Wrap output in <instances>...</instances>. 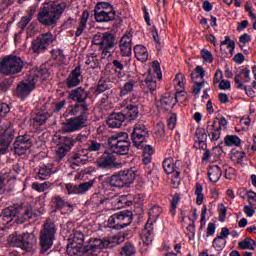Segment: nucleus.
Returning a JSON list of instances; mask_svg holds the SVG:
<instances>
[{"mask_svg":"<svg viewBox=\"0 0 256 256\" xmlns=\"http://www.w3.org/2000/svg\"><path fill=\"white\" fill-rule=\"evenodd\" d=\"M133 34L126 32L120 39V54L122 57H131L133 51Z\"/></svg>","mask_w":256,"mask_h":256,"instance_id":"obj_17","label":"nucleus"},{"mask_svg":"<svg viewBox=\"0 0 256 256\" xmlns=\"http://www.w3.org/2000/svg\"><path fill=\"white\" fill-rule=\"evenodd\" d=\"M125 242V236L123 234H116L108 239H106V249H113L117 245Z\"/></svg>","mask_w":256,"mask_h":256,"instance_id":"obj_34","label":"nucleus"},{"mask_svg":"<svg viewBox=\"0 0 256 256\" xmlns=\"http://www.w3.org/2000/svg\"><path fill=\"white\" fill-rule=\"evenodd\" d=\"M140 87L143 89L144 93H153V91L157 89V80H155V77L148 76L141 81Z\"/></svg>","mask_w":256,"mask_h":256,"instance_id":"obj_29","label":"nucleus"},{"mask_svg":"<svg viewBox=\"0 0 256 256\" xmlns=\"http://www.w3.org/2000/svg\"><path fill=\"white\" fill-rule=\"evenodd\" d=\"M93 183L95 181L90 180L88 182H83L78 185H73V184H66V190L68 191L69 195L74 194V195H83L93 187Z\"/></svg>","mask_w":256,"mask_h":256,"instance_id":"obj_19","label":"nucleus"},{"mask_svg":"<svg viewBox=\"0 0 256 256\" xmlns=\"http://www.w3.org/2000/svg\"><path fill=\"white\" fill-rule=\"evenodd\" d=\"M51 203L54 213H57V211H61V209H64V207H73V205L65 201V199H63V197H61L60 195L52 197Z\"/></svg>","mask_w":256,"mask_h":256,"instance_id":"obj_28","label":"nucleus"},{"mask_svg":"<svg viewBox=\"0 0 256 256\" xmlns=\"http://www.w3.org/2000/svg\"><path fill=\"white\" fill-rule=\"evenodd\" d=\"M99 49H100V51H102V53H101L102 59H109V57H111L113 55L111 53V49H113V47L99 46Z\"/></svg>","mask_w":256,"mask_h":256,"instance_id":"obj_61","label":"nucleus"},{"mask_svg":"<svg viewBox=\"0 0 256 256\" xmlns=\"http://www.w3.org/2000/svg\"><path fill=\"white\" fill-rule=\"evenodd\" d=\"M85 147L89 153H97L100 149H103V143L97 142V140H87Z\"/></svg>","mask_w":256,"mask_h":256,"instance_id":"obj_37","label":"nucleus"},{"mask_svg":"<svg viewBox=\"0 0 256 256\" xmlns=\"http://www.w3.org/2000/svg\"><path fill=\"white\" fill-rule=\"evenodd\" d=\"M48 177H51V168H48L45 165L41 166L38 171V179L45 181Z\"/></svg>","mask_w":256,"mask_h":256,"instance_id":"obj_51","label":"nucleus"},{"mask_svg":"<svg viewBox=\"0 0 256 256\" xmlns=\"http://www.w3.org/2000/svg\"><path fill=\"white\" fill-rule=\"evenodd\" d=\"M181 201V195L178 193L174 194L172 197L171 201V208H170V213L172 214L173 217H175V213L177 211V205H179V202Z\"/></svg>","mask_w":256,"mask_h":256,"instance_id":"obj_53","label":"nucleus"},{"mask_svg":"<svg viewBox=\"0 0 256 256\" xmlns=\"http://www.w3.org/2000/svg\"><path fill=\"white\" fill-rule=\"evenodd\" d=\"M231 159L234 163H243V159H245V152L236 151L232 154Z\"/></svg>","mask_w":256,"mask_h":256,"instance_id":"obj_57","label":"nucleus"},{"mask_svg":"<svg viewBox=\"0 0 256 256\" xmlns=\"http://www.w3.org/2000/svg\"><path fill=\"white\" fill-rule=\"evenodd\" d=\"M201 57L205 61V63H213V54L211 51L207 50L206 48H203L200 52Z\"/></svg>","mask_w":256,"mask_h":256,"instance_id":"obj_56","label":"nucleus"},{"mask_svg":"<svg viewBox=\"0 0 256 256\" xmlns=\"http://www.w3.org/2000/svg\"><path fill=\"white\" fill-rule=\"evenodd\" d=\"M131 139L134 147L136 148H142L143 143H147L149 141V130L143 122H138L134 125Z\"/></svg>","mask_w":256,"mask_h":256,"instance_id":"obj_12","label":"nucleus"},{"mask_svg":"<svg viewBox=\"0 0 256 256\" xmlns=\"http://www.w3.org/2000/svg\"><path fill=\"white\" fill-rule=\"evenodd\" d=\"M11 85H13V78H4L0 80V95H3V93H7V91L11 89Z\"/></svg>","mask_w":256,"mask_h":256,"instance_id":"obj_49","label":"nucleus"},{"mask_svg":"<svg viewBox=\"0 0 256 256\" xmlns=\"http://www.w3.org/2000/svg\"><path fill=\"white\" fill-rule=\"evenodd\" d=\"M64 149H67L68 151H71L73 147H75V140L73 139V136H64L61 138V144Z\"/></svg>","mask_w":256,"mask_h":256,"instance_id":"obj_47","label":"nucleus"},{"mask_svg":"<svg viewBox=\"0 0 256 256\" xmlns=\"http://www.w3.org/2000/svg\"><path fill=\"white\" fill-rule=\"evenodd\" d=\"M113 139H117L116 141H129V134L127 132H119L111 135L108 141H113Z\"/></svg>","mask_w":256,"mask_h":256,"instance_id":"obj_55","label":"nucleus"},{"mask_svg":"<svg viewBox=\"0 0 256 256\" xmlns=\"http://www.w3.org/2000/svg\"><path fill=\"white\" fill-rule=\"evenodd\" d=\"M108 149L112 155H129V149L131 148V142L129 140H107Z\"/></svg>","mask_w":256,"mask_h":256,"instance_id":"obj_13","label":"nucleus"},{"mask_svg":"<svg viewBox=\"0 0 256 256\" xmlns=\"http://www.w3.org/2000/svg\"><path fill=\"white\" fill-rule=\"evenodd\" d=\"M8 243L11 247H20L24 251H31L34 245H37V237L33 233H23L18 235L17 232L10 235Z\"/></svg>","mask_w":256,"mask_h":256,"instance_id":"obj_8","label":"nucleus"},{"mask_svg":"<svg viewBox=\"0 0 256 256\" xmlns=\"http://www.w3.org/2000/svg\"><path fill=\"white\" fill-rule=\"evenodd\" d=\"M195 135L197 137L199 147L207 149V132H203L201 128H197Z\"/></svg>","mask_w":256,"mask_h":256,"instance_id":"obj_40","label":"nucleus"},{"mask_svg":"<svg viewBox=\"0 0 256 256\" xmlns=\"http://www.w3.org/2000/svg\"><path fill=\"white\" fill-rule=\"evenodd\" d=\"M9 111H11L9 104L0 102V117H6Z\"/></svg>","mask_w":256,"mask_h":256,"instance_id":"obj_62","label":"nucleus"},{"mask_svg":"<svg viewBox=\"0 0 256 256\" xmlns=\"http://www.w3.org/2000/svg\"><path fill=\"white\" fill-rule=\"evenodd\" d=\"M92 43L99 47H115V35L111 32H98L94 35Z\"/></svg>","mask_w":256,"mask_h":256,"instance_id":"obj_14","label":"nucleus"},{"mask_svg":"<svg viewBox=\"0 0 256 256\" xmlns=\"http://www.w3.org/2000/svg\"><path fill=\"white\" fill-rule=\"evenodd\" d=\"M223 45H227V49H230V57H233V52L235 51V41L231 40L229 36H225V40L220 43L221 51H225L223 49Z\"/></svg>","mask_w":256,"mask_h":256,"instance_id":"obj_45","label":"nucleus"},{"mask_svg":"<svg viewBox=\"0 0 256 256\" xmlns=\"http://www.w3.org/2000/svg\"><path fill=\"white\" fill-rule=\"evenodd\" d=\"M81 66H77L74 70H72V73L68 75L66 78V86L69 89H73V87H77L81 83Z\"/></svg>","mask_w":256,"mask_h":256,"instance_id":"obj_25","label":"nucleus"},{"mask_svg":"<svg viewBox=\"0 0 256 256\" xmlns=\"http://www.w3.org/2000/svg\"><path fill=\"white\" fill-rule=\"evenodd\" d=\"M155 133L159 137H165V124L163 122L157 123Z\"/></svg>","mask_w":256,"mask_h":256,"instance_id":"obj_63","label":"nucleus"},{"mask_svg":"<svg viewBox=\"0 0 256 256\" xmlns=\"http://www.w3.org/2000/svg\"><path fill=\"white\" fill-rule=\"evenodd\" d=\"M162 167L166 175L176 174V179L181 176V170L177 167V163L173 162V158H166L162 163Z\"/></svg>","mask_w":256,"mask_h":256,"instance_id":"obj_26","label":"nucleus"},{"mask_svg":"<svg viewBox=\"0 0 256 256\" xmlns=\"http://www.w3.org/2000/svg\"><path fill=\"white\" fill-rule=\"evenodd\" d=\"M15 217L20 219V223H23V221H29V219L33 217V209L22 206H9L0 214V223L2 225H9Z\"/></svg>","mask_w":256,"mask_h":256,"instance_id":"obj_3","label":"nucleus"},{"mask_svg":"<svg viewBox=\"0 0 256 256\" xmlns=\"http://www.w3.org/2000/svg\"><path fill=\"white\" fill-rule=\"evenodd\" d=\"M69 241H72V243L68 244L66 247L67 254L70 256L77 255L80 251L82 253H85L83 251V247L85 244V234L81 230H74L73 234L70 235Z\"/></svg>","mask_w":256,"mask_h":256,"instance_id":"obj_11","label":"nucleus"},{"mask_svg":"<svg viewBox=\"0 0 256 256\" xmlns=\"http://www.w3.org/2000/svg\"><path fill=\"white\" fill-rule=\"evenodd\" d=\"M106 201H109V198H106L101 193H95L90 198V203L96 207H100V205H103Z\"/></svg>","mask_w":256,"mask_h":256,"instance_id":"obj_43","label":"nucleus"},{"mask_svg":"<svg viewBox=\"0 0 256 256\" xmlns=\"http://www.w3.org/2000/svg\"><path fill=\"white\" fill-rule=\"evenodd\" d=\"M117 12L109 2H98L94 8V19L97 23H109L115 21Z\"/></svg>","mask_w":256,"mask_h":256,"instance_id":"obj_7","label":"nucleus"},{"mask_svg":"<svg viewBox=\"0 0 256 256\" xmlns=\"http://www.w3.org/2000/svg\"><path fill=\"white\" fill-rule=\"evenodd\" d=\"M34 89H35L34 83L22 82L18 84L16 88V96H18L19 99H25L26 97H29V95H31V91H33Z\"/></svg>","mask_w":256,"mask_h":256,"instance_id":"obj_24","label":"nucleus"},{"mask_svg":"<svg viewBox=\"0 0 256 256\" xmlns=\"http://www.w3.org/2000/svg\"><path fill=\"white\" fill-rule=\"evenodd\" d=\"M69 115H78L67 119L62 126L63 133H75L81 131L89 119V104L87 102H77L69 107Z\"/></svg>","mask_w":256,"mask_h":256,"instance_id":"obj_1","label":"nucleus"},{"mask_svg":"<svg viewBox=\"0 0 256 256\" xmlns=\"http://www.w3.org/2000/svg\"><path fill=\"white\" fill-rule=\"evenodd\" d=\"M117 158L109 151H105L96 160V165L99 169H113L115 167V162Z\"/></svg>","mask_w":256,"mask_h":256,"instance_id":"obj_18","label":"nucleus"},{"mask_svg":"<svg viewBox=\"0 0 256 256\" xmlns=\"http://www.w3.org/2000/svg\"><path fill=\"white\" fill-rule=\"evenodd\" d=\"M20 173H21V167L19 166V164H15L9 172L10 180L17 179V175H19Z\"/></svg>","mask_w":256,"mask_h":256,"instance_id":"obj_60","label":"nucleus"},{"mask_svg":"<svg viewBox=\"0 0 256 256\" xmlns=\"http://www.w3.org/2000/svg\"><path fill=\"white\" fill-rule=\"evenodd\" d=\"M69 151L70 150H67V148L60 145L56 151V155H57L56 159L58 161H61V159H63L67 155V153H69Z\"/></svg>","mask_w":256,"mask_h":256,"instance_id":"obj_59","label":"nucleus"},{"mask_svg":"<svg viewBox=\"0 0 256 256\" xmlns=\"http://www.w3.org/2000/svg\"><path fill=\"white\" fill-rule=\"evenodd\" d=\"M134 54L138 61L145 63L147 59H149V52L147 51V47L143 45H136L134 47Z\"/></svg>","mask_w":256,"mask_h":256,"instance_id":"obj_31","label":"nucleus"},{"mask_svg":"<svg viewBox=\"0 0 256 256\" xmlns=\"http://www.w3.org/2000/svg\"><path fill=\"white\" fill-rule=\"evenodd\" d=\"M130 101L131 104L124 108L122 114L124 115V119H127L128 121H135V119L139 117V104L137 103L139 98H137V96H133Z\"/></svg>","mask_w":256,"mask_h":256,"instance_id":"obj_16","label":"nucleus"},{"mask_svg":"<svg viewBox=\"0 0 256 256\" xmlns=\"http://www.w3.org/2000/svg\"><path fill=\"white\" fill-rule=\"evenodd\" d=\"M135 253H137V250L135 249V244L131 242H126L122 247L120 255L133 256L135 255Z\"/></svg>","mask_w":256,"mask_h":256,"instance_id":"obj_42","label":"nucleus"},{"mask_svg":"<svg viewBox=\"0 0 256 256\" xmlns=\"http://www.w3.org/2000/svg\"><path fill=\"white\" fill-rule=\"evenodd\" d=\"M195 195H196V204L203 205L205 200V195L203 194V185L201 183H196L195 185Z\"/></svg>","mask_w":256,"mask_h":256,"instance_id":"obj_44","label":"nucleus"},{"mask_svg":"<svg viewBox=\"0 0 256 256\" xmlns=\"http://www.w3.org/2000/svg\"><path fill=\"white\" fill-rule=\"evenodd\" d=\"M14 145H18L20 147H25L26 149H31V147L33 145L31 135L24 134V135L16 137Z\"/></svg>","mask_w":256,"mask_h":256,"instance_id":"obj_33","label":"nucleus"},{"mask_svg":"<svg viewBox=\"0 0 256 256\" xmlns=\"http://www.w3.org/2000/svg\"><path fill=\"white\" fill-rule=\"evenodd\" d=\"M90 92L85 90L83 87L73 89L68 94V99L76 101L77 103H85L89 99Z\"/></svg>","mask_w":256,"mask_h":256,"instance_id":"obj_22","label":"nucleus"},{"mask_svg":"<svg viewBox=\"0 0 256 256\" xmlns=\"http://www.w3.org/2000/svg\"><path fill=\"white\" fill-rule=\"evenodd\" d=\"M52 56L54 57V61H58V65H64L65 64V54L63 53V50L61 49H53L51 51Z\"/></svg>","mask_w":256,"mask_h":256,"instance_id":"obj_48","label":"nucleus"},{"mask_svg":"<svg viewBox=\"0 0 256 256\" xmlns=\"http://www.w3.org/2000/svg\"><path fill=\"white\" fill-rule=\"evenodd\" d=\"M83 154L81 152H72L68 156V161L72 165H76V167H79V165H84L85 162H83Z\"/></svg>","mask_w":256,"mask_h":256,"instance_id":"obj_36","label":"nucleus"},{"mask_svg":"<svg viewBox=\"0 0 256 256\" xmlns=\"http://www.w3.org/2000/svg\"><path fill=\"white\" fill-rule=\"evenodd\" d=\"M181 95V92H177L176 95H173L171 93H165L162 95L160 99V109L161 111L169 112L177 103H179V96Z\"/></svg>","mask_w":256,"mask_h":256,"instance_id":"obj_15","label":"nucleus"},{"mask_svg":"<svg viewBox=\"0 0 256 256\" xmlns=\"http://www.w3.org/2000/svg\"><path fill=\"white\" fill-rule=\"evenodd\" d=\"M33 19V12L30 11L26 16H23L18 23L19 29H25L31 23V20Z\"/></svg>","mask_w":256,"mask_h":256,"instance_id":"obj_52","label":"nucleus"},{"mask_svg":"<svg viewBox=\"0 0 256 256\" xmlns=\"http://www.w3.org/2000/svg\"><path fill=\"white\" fill-rule=\"evenodd\" d=\"M25 67V61L19 56L8 55L0 62V73L2 75H17Z\"/></svg>","mask_w":256,"mask_h":256,"instance_id":"obj_6","label":"nucleus"},{"mask_svg":"<svg viewBox=\"0 0 256 256\" xmlns=\"http://www.w3.org/2000/svg\"><path fill=\"white\" fill-rule=\"evenodd\" d=\"M215 125H217L216 120H214V123L212 125H208L206 127V133H209V129H213L211 141H219V139L221 138L222 128L221 126H218L217 128H215Z\"/></svg>","mask_w":256,"mask_h":256,"instance_id":"obj_39","label":"nucleus"},{"mask_svg":"<svg viewBox=\"0 0 256 256\" xmlns=\"http://www.w3.org/2000/svg\"><path fill=\"white\" fill-rule=\"evenodd\" d=\"M224 143L226 147H240L241 146V138L237 135H227L224 138Z\"/></svg>","mask_w":256,"mask_h":256,"instance_id":"obj_38","label":"nucleus"},{"mask_svg":"<svg viewBox=\"0 0 256 256\" xmlns=\"http://www.w3.org/2000/svg\"><path fill=\"white\" fill-rule=\"evenodd\" d=\"M221 175H223V171L217 165L210 166L208 170V178L211 183H217L219 179H221Z\"/></svg>","mask_w":256,"mask_h":256,"instance_id":"obj_32","label":"nucleus"},{"mask_svg":"<svg viewBox=\"0 0 256 256\" xmlns=\"http://www.w3.org/2000/svg\"><path fill=\"white\" fill-rule=\"evenodd\" d=\"M238 247L242 250L249 249L250 251H255L256 241L251 238H245L238 243Z\"/></svg>","mask_w":256,"mask_h":256,"instance_id":"obj_41","label":"nucleus"},{"mask_svg":"<svg viewBox=\"0 0 256 256\" xmlns=\"http://www.w3.org/2000/svg\"><path fill=\"white\" fill-rule=\"evenodd\" d=\"M234 82L236 87H239V83H251V70L249 68L245 67L242 68L234 77Z\"/></svg>","mask_w":256,"mask_h":256,"instance_id":"obj_27","label":"nucleus"},{"mask_svg":"<svg viewBox=\"0 0 256 256\" xmlns=\"http://www.w3.org/2000/svg\"><path fill=\"white\" fill-rule=\"evenodd\" d=\"M47 119H49V113L47 112H37L34 113L31 121H32V125H34V127H41V125H45V123H47Z\"/></svg>","mask_w":256,"mask_h":256,"instance_id":"obj_30","label":"nucleus"},{"mask_svg":"<svg viewBox=\"0 0 256 256\" xmlns=\"http://www.w3.org/2000/svg\"><path fill=\"white\" fill-rule=\"evenodd\" d=\"M137 179V171L133 168L121 170L108 178L107 183L110 187H115L116 189H124L131 187Z\"/></svg>","mask_w":256,"mask_h":256,"instance_id":"obj_4","label":"nucleus"},{"mask_svg":"<svg viewBox=\"0 0 256 256\" xmlns=\"http://www.w3.org/2000/svg\"><path fill=\"white\" fill-rule=\"evenodd\" d=\"M236 87L237 89L245 91L248 97H255V91H253V88H251V86H246L243 83H239V85Z\"/></svg>","mask_w":256,"mask_h":256,"instance_id":"obj_58","label":"nucleus"},{"mask_svg":"<svg viewBox=\"0 0 256 256\" xmlns=\"http://www.w3.org/2000/svg\"><path fill=\"white\" fill-rule=\"evenodd\" d=\"M88 19H89V11L86 10L82 13L81 20H80V23H79V27L76 30L75 35L77 37H81V35H83V31H85V29L87 27V20Z\"/></svg>","mask_w":256,"mask_h":256,"instance_id":"obj_35","label":"nucleus"},{"mask_svg":"<svg viewBox=\"0 0 256 256\" xmlns=\"http://www.w3.org/2000/svg\"><path fill=\"white\" fill-rule=\"evenodd\" d=\"M123 121H125V115H123V112H113L109 115L106 123L111 129H119V127L123 125Z\"/></svg>","mask_w":256,"mask_h":256,"instance_id":"obj_23","label":"nucleus"},{"mask_svg":"<svg viewBox=\"0 0 256 256\" xmlns=\"http://www.w3.org/2000/svg\"><path fill=\"white\" fill-rule=\"evenodd\" d=\"M56 39L57 38L51 34V32L40 34L32 41L31 49L33 53H36L37 55L45 53V51L49 49V45H51V43H55Z\"/></svg>","mask_w":256,"mask_h":256,"instance_id":"obj_10","label":"nucleus"},{"mask_svg":"<svg viewBox=\"0 0 256 256\" xmlns=\"http://www.w3.org/2000/svg\"><path fill=\"white\" fill-rule=\"evenodd\" d=\"M135 88V81L131 80L124 84L123 88L120 91V97H125V95H129Z\"/></svg>","mask_w":256,"mask_h":256,"instance_id":"obj_50","label":"nucleus"},{"mask_svg":"<svg viewBox=\"0 0 256 256\" xmlns=\"http://www.w3.org/2000/svg\"><path fill=\"white\" fill-rule=\"evenodd\" d=\"M105 91L107 93V91H113V90H111V85L109 84V82L103 79H100L96 86L95 93H105Z\"/></svg>","mask_w":256,"mask_h":256,"instance_id":"obj_46","label":"nucleus"},{"mask_svg":"<svg viewBox=\"0 0 256 256\" xmlns=\"http://www.w3.org/2000/svg\"><path fill=\"white\" fill-rule=\"evenodd\" d=\"M15 139V131L7 129L0 138V155H5L9 151V145Z\"/></svg>","mask_w":256,"mask_h":256,"instance_id":"obj_21","label":"nucleus"},{"mask_svg":"<svg viewBox=\"0 0 256 256\" xmlns=\"http://www.w3.org/2000/svg\"><path fill=\"white\" fill-rule=\"evenodd\" d=\"M67 9V2L53 3L40 8L38 21L45 27H55Z\"/></svg>","mask_w":256,"mask_h":256,"instance_id":"obj_2","label":"nucleus"},{"mask_svg":"<svg viewBox=\"0 0 256 256\" xmlns=\"http://www.w3.org/2000/svg\"><path fill=\"white\" fill-rule=\"evenodd\" d=\"M138 149H143V155H148L150 157H152L153 153H155V150L153 149V146L147 145L145 143H143V146L141 148H138Z\"/></svg>","mask_w":256,"mask_h":256,"instance_id":"obj_64","label":"nucleus"},{"mask_svg":"<svg viewBox=\"0 0 256 256\" xmlns=\"http://www.w3.org/2000/svg\"><path fill=\"white\" fill-rule=\"evenodd\" d=\"M223 239L224 238H221V236H217L212 242V247H214V249H217V251L223 250L226 243V241Z\"/></svg>","mask_w":256,"mask_h":256,"instance_id":"obj_54","label":"nucleus"},{"mask_svg":"<svg viewBox=\"0 0 256 256\" xmlns=\"http://www.w3.org/2000/svg\"><path fill=\"white\" fill-rule=\"evenodd\" d=\"M133 223V212L129 210L121 211L110 216L108 219V226L110 229H125Z\"/></svg>","mask_w":256,"mask_h":256,"instance_id":"obj_9","label":"nucleus"},{"mask_svg":"<svg viewBox=\"0 0 256 256\" xmlns=\"http://www.w3.org/2000/svg\"><path fill=\"white\" fill-rule=\"evenodd\" d=\"M107 240L106 239H99V238H89L88 244L84 245L82 251L84 253H95V251H99V249H107Z\"/></svg>","mask_w":256,"mask_h":256,"instance_id":"obj_20","label":"nucleus"},{"mask_svg":"<svg viewBox=\"0 0 256 256\" xmlns=\"http://www.w3.org/2000/svg\"><path fill=\"white\" fill-rule=\"evenodd\" d=\"M56 234L57 225H55V222L51 221V219L46 220L43 228L40 230V255H45L53 247Z\"/></svg>","mask_w":256,"mask_h":256,"instance_id":"obj_5","label":"nucleus"}]
</instances>
